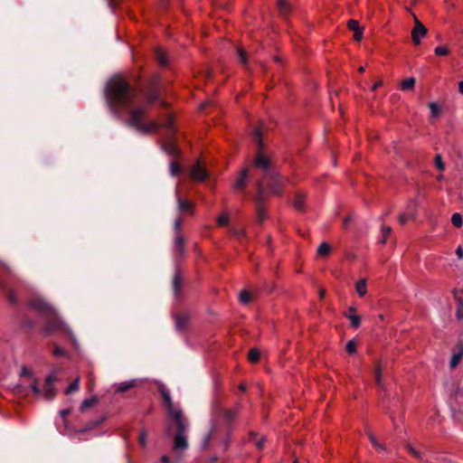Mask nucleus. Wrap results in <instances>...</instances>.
Wrapping results in <instances>:
<instances>
[{
	"mask_svg": "<svg viewBox=\"0 0 463 463\" xmlns=\"http://www.w3.org/2000/svg\"><path fill=\"white\" fill-rule=\"evenodd\" d=\"M106 98L112 110L125 109L128 111V125L135 128L140 133L147 135L157 131L160 128H164L166 130L167 139L161 143V148L165 153L173 157L169 163V172L170 174H182L180 163L177 161L180 150L174 140L175 128L173 116L166 114L162 123L156 120L145 122L146 109L144 108L134 109L137 98L136 91L128 81L118 76L112 78L108 82Z\"/></svg>",
	"mask_w": 463,
	"mask_h": 463,
	"instance_id": "nucleus-1",
	"label": "nucleus"
},
{
	"mask_svg": "<svg viewBox=\"0 0 463 463\" xmlns=\"http://www.w3.org/2000/svg\"><path fill=\"white\" fill-rule=\"evenodd\" d=\"M28 306L45 320L43 329L45 335H51L53 333L72 335L71 329L60 318L54 307L45 299L34 297L28 302Z\"/></svg>",
	"mask_w": 463,
	"mask_h": 463,
	"instance_id": "nucleus-2",
	"label": "nucleus"
},
{
	"mask_svg": "<svg viewBox=\"0 0 463 463\" xmlns=\"http://www.w3.org/2000/svg\"><path fill=\"white\" fill-rule=\"evenodd\" d=\"M255 201L257 219L261 223L265 219L262 201L268 194H280L282 192V182L280 175H263V177L255 183Z\"/></svg>",
	"mask_w": 463,
	"mask_h": 463,
	"instance_id": "nucleus-3",
	"label": "nucleus"
},
{
	"mask_svg": "<svg viewBox=\"0 0 463 463\" xmlns=\"http://www.w3.org/2000/svg\"><path fill=\"white\" fill-rule=\"evenodd\" d=\"M58 381V375L55 372L51 373L45 378L43 389H41L40 384L36 378H31L30 388L33 391V394L42 396L44 400L50 402L52 401L57 394V388L55 387V383Z\"/></svg>",
	"mask_w": 463,
	"mask_h": 463,
	"instance_id": "nucleus-4",
	"label": "nucleus"
},
{
	"mask_svg": "<svg viewBox=\"0 0 463 463\" xmlns=\"http://www.w3.org/2000/svg\"><path fill=\"white\" fill-rule=\"evenodd\" d=\"M252 138L257 146V155L254 159L255 167L264 171L271 170V162L264 152V144L260 128H256L254 129Z\"/></svg>",
	"mask_w": 463,
	"mask_h": 463,
	"instance_id": "nucleus-5",
	"label": "nucleus"
},
{
	"mask_svg": "<svg viewBox=\"0 0 463 463\" xmlns=\"http://www.w3.org/2000/svg\"><path fill=\"white\" fill-rule=\"evenodd\" d=\"M240 406V403H237L233 409H225L219 401H214L212 407L213 424L216 426L222 419L224 424L230 427L238 413Z\"/></svg>",
	"mask_w": 463,
	"mask_h": 463,
	"instance_id": "nucleus-6",
	"label": "nucleus"
},
{
	"mask_svg": "<svg viewBox=\"0 0 463 463\" xmlns=\"http://www.w3.org/2000/svg\"><path fill=\"white\" fill-rule=\"evenodd\" d=\"M9 275H11L10 267L6 263L0 262V289L5 293L9 303L15 305L17 303L16 297L5 282V278Z\"/></svg>",
	"mask_w": 463,
	"mask_h": 463,
	"instance_id": "nucleus-7",
	"label": "nucleus"
},
{
	"mask_svg": "<svg viewBox=\"0 0 463 463\" xmlns=\"http://www.w3.org/2000/svg\"><path fill=\"white\" fill-rule=\"evenodd\" d=\"M158 84L159 79L155 77L149 85L142 90L143 96L149 105L153 104L159 98Z\"/></svg>",
	"mask_w": 463,
	"mask_h": 463,
	"instance_id": "nucleus-8",
	"label": "nucleus"
},
{
	"mask_svg": "<svg viewBox=\"0 0 463 463\" xmlns=\"http://www.w3.org/2000/svg\"><path fill=\"white\" fill-rule=\"evenodd\" d=\"M172 418L175 427H176V432L183 435H185V431L187 430L189 427V423L186 418H184L183 411H178L175 412L174 414L170 415Z\"/></svg>",
	"mask_w": 463,
	"mask_h": 463,
	"instance_id": "nucleus-9",
	"label": "nucleus"
},
{
	"mask_svg": "<svg viewBox=\"0 0 463 463\" xmlns=\"http://www.w3.org/2000/svg\"><path fill=\"white\" fill-rule=\"evenodd\" d=\"M428 33L427 28L422 24L419 19L414 16V27L411 31V37L414 44L418 45L420 43V37H424Z\"/></svg>",
	"mask_w": 463,
	"mask_h": 463,
	"instance_id": "nucleus-10",
	"label": "nucleus"
},
{
	"mask_svg": "<svg viewBox=\"0 0 463 463\" xmlns=\"http://www.w3.org/2000/svg\"><path fill=\"white\" fill-rule=\"evenodd\" d=\"M159 392L163 398L165 406L166 408V411H167L169 416L178 411H181L180 409H175L174 407V403H173L170 392L167 389H165V387H161V388H159Z\"/></svg>",
	"mask_w": 463,
	"mask_h": 463,
	"instance_id": "nucleus-11",
	"label": "nucleus"
},
{
	"mask_svg": "<svg viewBox=\"0 0 463 463\" xmlns=\"http://www.w3.org/2000/svg\"><path fill=\"white\" fill-rule=\"evenodd\" d=\"M347 27L350 31L354 32V40L360 42L364 35V27H361L359 22L356 20H349L347 22Z\"/></svg>",
	"mask_w": 463,
	"mask_h": 463,
	"instance_id": "nucleus-12",
	"label": "nucleus"
},
{
	"mask_svg": "<svg viewBox=\"0 0 463 463\" xmlns=\"http://www.w3.org/2000/svg\"><path fill=\"white\" fill-rule=\"evenodd\" d=\"M175 329L179 332H182L187 327L190 317L186 313H178L175 316Z\"/></svg>",
	"mask_w": 463,
	"mask_h": 463,
	"instance_id": "nucleus-13",
	"label": "nucleus"
},
{
	"mask_svg": "<svg viewBox=\"0 0 463 463\" xmlns=\"http://www.w3.org/2000/svg\"><path fill=\"white\" fill-rule=\"evenodd\" d=\"M176 200H177V208L178 211L182 213H193V207L194 204L185 200L182 199L179 195L178 188L176 189Z\"/></svg>",
	"mask_w": 463,
	"mask_h": 463,
	"instance_id": "nucleus-14",
	"label": "nucleus"
},
{
	"mask_svg": "<svg viewBox=\"0 0 463 463\" xmlns=\"http://www.w3.org/2000/svg\"><path fill=\"white\" fill-rule=\"evenodd\" d=\"M188 448V441L185 435L175 433L174 437L173 449L175 451H183Z\"/></svg>",
	"mask_w": 463,
	"mask_h": 463,
	"instance_id": "nucleus-15",
	"label": "nucleus"
},
{
	"mask_svg": "<svg viewBox=\"0 0 463 463\" xmlns=\"http://www.w3.org/2000/svg\"><path fill=\"white\" fill-rule=\"evenodd\" d=\"M453 296L457 300V317L458 319H463V288L462 289H454Z\"/></svg>",
	"mask_w": 463,
	"mask_h": 463,
	"instance_id": "nucleus-16",
	"label": "nucleus"
},
{
	"mask_svg": "<svg viewBox=\"0 0 463 463\" xmlns=\"http://www.w3.org/2000/svg\"><path fill=\"white\" fill-rule=\"evenodd\" d=\"M355 311L356 309L354 307H349L345 316L350 320L351 326L357 328L361 324V317L356 315Z\"/></svg>",
	"mask_w": 463,
	"mask_h": 463,
	"instance_id": "nucleus-17",
	"label": "nucleus"
},
{
	"mask_svg": "<svg viewBox=\"0 0 463 463\" xmlns=\"http://www.w3.org/2000/svg\"><path fill=\"white\" fill-rule=\"evenodd\" d=\"M182 286L183 280L180 272L179 270H175L172 281V288L175 298H179L181 294Z\"/></svg>",
	"mask_w": 463,
	"mask_h": 463,
	"instance_id": "nucleus-18",
	"label": "nucleus"
},
{
	"mask_svg": "<svg viewBox=\"0 0 463 463\" xmlns=\"http://www.w3.org/2000/svg\"><path fill=\"white\" fill-rule=\"evenodd\" d=\"M138 383H139V381L137 379H132V380H129L127 382L120 383L118 385L115 392L118 393L125 392L132 388L137 387L138 385Z\"/></svg>",
	"mask_w": 463,
	"mask_h": 463,
	"instance_id": "nucleus-19",
	"label": "nucleus"
},
{
	"mask_svg": "<svg viewBox=\"0 0 463 463\" xmlns=\"http://www.w3.org/2000/svg\"><path fill=\"white\" fill-rule=\"evenodd\" d=\"M184 239L183 236L176 234L175 238V254L182 257L184 254Z\"/></svg>",
	"mask_w": 463,
	"mask_h": 463,
	"instance_id": "nucleus-20",
	"label": "nucleus"
},
{
	"mask_svg": "<svg viewBox=\"0 0 463 463\" xmlns=\"http://www.w3.org/2000/svg\"><path fill=\"white\" fill-rule=\"evenodd\" d=\"M250 175H240L237 181L233 184V189L237 192H241L250 183Z\"/></svg>",
	"mask_w": 463,
	"mask_h": 463,
	"instance_id": "nucleus-21",
	"label": "nucleus"
},
{
	"mask_svg": "<svg viewBox=\"0 0 463 463\" xmlns=\"http://www.w3.org/2000/svg\"><path fill=\"white\" fill-rule=\"evenodd\" d=\"M277 6L281 16L287 17L291 10L288 0H278Z\"/></svg>",
	"mask_w": 463,
	"mask_h": 463,
	"instance_id": "nucleus-22",
	"label": "nucleus"
},
{
	"mask_svg": "<svg viewBox=\"0 0 463 463\" xmlns=\"http://www.w3.org/2000/svg\"><path fill=\"white\" fill-rule=\"evenodd\" d=\"M374 379H375L376 385L378 387H380V388H383V368H382V365L380 364H377L376 366H375Z\"/></svg>",
	"mask_w": 463,
	"mask_h": 463,
	"instance_id": "nucleus-23",
	"label": "nucleus"
},
{
	"mask_svg": "<svg viewBox=\"0 0 463 463\" xmlns=\"http://www.w3.org/2000/svg\"><path fill=\"white\" fill-rule=\"evenodd\" d=\"M415 82H416V80L413 77L407 78L402 81L401 90H411L414 89Z\"/></svg>",
	"mask_w": 463,
	"mask_h": 463,
	"instance_id": "nucleus-24",
	"label": "nucleus"
},
{
	"mask_svg": "<svg viewBox=\"0 0 463 463\" xmlns=\"http://www.w3.org/2000/svg\"><path fill=\"white\" fill-rule=\"evenodd\" d=\"M98 400L96 397H91V398H89V399H85L81 404H80V411L81 412L85 411L86 410H88L89 408L92 407L93 405H95L97 403Z\"/></svg>",
	"mask_w": 463,
	"mask_h": 463,
	"instance_id": "nucleus-25",
	"label": "nucleus"
},
{
	"mask_svg": "<svg viewBox=\"0 0 463 463\" xmlns=\"http://www.w3.org/2000/svg\"><path fill=\"white\" fill-rule=\"evenodd\" d=\"M406 213H408V216L411 218V220L415 219L417 213V204L415 201H411L408 203L406 207Z\"/></svg>",
	"mask_w": 463,
	"mask_h": 463,
	"instance_id": "nucleus-26",
	"label": "nucleus"
},
{
	"mask_svg": "<svg viewBox=\"0 0 463 463\" xmlns=\"http://www.w3.org/2000/svg\"><path fill=\"white\" fill-rule=\"evenodd\" d=\"M260 353L257 348H251L248 354V359L250 363L256 364L260 361Z\"/></svg>",
	"mask_w": 463,
	"mask_h": 463,
	"instance_id": "nucleus-27",
	"label": "nucleus"
},
{
	"mask_svg": "<svg viewBox=\"0 0 463 463\" xmlns=\"http://www.w3.org/2000/svg\"><path fill=\"white\" fill-rule=\"evenodd\" d=\"M155 56H156V59L157 62L161 66H166L167 65V59H166V56H165V52H163V50L157 49L155 52Z\"/></svg>",
	"mask_w": 463,
	"mask_h": 463,
	"instance_id": "nucleus-28",
	"label": "nucleus"
},
{
	"mask_svg": "<svg viewBox=\"0 0 463 463\" xmlns=\"http://www.w3.org/2000/svg\"><path fill=\"white\" fill-rule=\"evenodd\" d=\"M155 56H156V59L157 62L161 66H166L167 65V59H166V56H165V52H163V50L157 49L155 52Z\"/></svg>",
	"mask_w": 463,
	"mask_h": 463,
	"instance_id": "nucleus-29",
	"label": "nucleus"
},
{
	"mask_svg": "<svg viewBox=\"0 0 463 463\" xmlns=\"http://www.w3.org/2000/svg\"><path fill=\"white\" fill-rule=\"evenodd\" d=\"M293 206L297 211L302 212L304 210V195L298 194L293 203Z\"/></svg>",
	"mask_w": 463,
	"mask_h": 463,
	"instance_id": "nucleus-30",
	"label": "nucleus"
},
{
	"mask_svg": "<svg viewBox=\"0 0 463 463\" xmlns=\"http://www.w3.org/2000/svg\"><path fill=\"white\" fill-rule=\"evenodd\" d=\"M355 289L360 297L364 296L366 294V280L365 279L358 280L355 285Z\"/></svg>",
	"mask_w": 463,
	"mask_h": 463,
	"instance_id": "nucleus-31",
	"label": "nucleus"
},
{
	"mask_svg": "<svg viewBox=\"0 0 463 463\" xmlns=\"http://www.w3.org/2000/svg\"><path fill=\"white\" fill-rule=\"evenodd\" d=\"M331 251V247L328 243L323 242L317 248V254L320 256H327Z\"/></svg>",
	"mask_w": 463,
	"mask_h": 463,
	"instance_id": "nucleus-32",
	"label": "nucleus"
},
{
	"mask_svg": "<svg viewBox=\"0 0 463 463\" xmlns=\"http://www.w3.org/2000/svg\"><path fill=\"white\" fill-rule=\"evenodd\" d=\"M462 356H463V347H461V350L458 354H454L452 355V357L450 359V363H449L450 367L455 368L458 364Z\"/></svg>",
	"mask_w": 463,
	"mask_h": 463,
	"instance_id": "nucleus-33",
	"label": "nucleus"
},
{
	"mask_svg": "<svg viewBox=\"0 0 463 463\" xmlns=\"http://www.w3.org/2000/svg\"><path fill=\"white\" fill-rule=\"evenodd\" d=\"M434 165L436 169L439 172L445 170V163L443 162L442 156L439 154H437L434 158Z\"/></svg>",
	"mask_w": 463,
	"mask_h": 463,
	"instance_id": "nucleus-34",
	"label": "nucleus"
},
{
	"mask_svg": "<svg viewBox=\"0 0 463 463\" xmlns=\"http://www.w3.org/2000/svg\"><path fill=\"white\" fill-rule=\"evenodd\" d=\"M367 434H368L371 443L376 449L383 450V451H384L386 449L383 444L378 442L377 439L375 438V436L373 433L367 432Z\"/></svg>",
	"mask_w": 463,
	"mask_h": 463,
	"instance_id": "nucleus-35",
	"label": "nucleus"
},
{
	"mask_svg": "<svg viewBox=\"0 0 463 463\" xmlns=\"http://www.w3.org/2000/svg\"><path fill=\"white\" fill-rule=\"evenodd\" d=\"M451 222L456 228H460L463 224V219L459 213H455L451 217Z\"/></svg>",
	"mask_w": 463,
	"mask_h": 463,
	"instance_id": "nucleus-36",
	"label": "nucleus"
},
{
	"mask_svg": "<svg viewBox=\"0 0 463 463\" xmlns=\"http://www.w3.org/2000/svg\"><path fill=\"white\" fill-rule=\"evenodd\" d=\"M230 233L236 237L240 241V242H241L242 238L245 236V230L231 228Z\"/></svg>",
	"mask_w": 463,
	"mask_h": 463,
	"instance_id": "nucleus-37",
	"label": "nucleus"
},
{
	"mask_svg": "<svg viewBox=\"0 0 463 463\" xmlns=\"http://www.w3.org/2000/svg\"><path fill=\"white\" fill-rule=\"evenodd\" d=\"M80 380L75 379L65 390V394H70L79 390Z\"/></svg>",
	"mask_w": 463,
	"mask_h": 463,
	"instance_id": "nucleus-38",
	"label": "nucleus"
},
{
	"mask_svg": "<svg viewBox=\"0 0 463 463\" xmlns=\"http://www.w3.org/2000/svg\"><path fill=\"white\" fill-rule=\"evenodd\" d=\"M251 299V294L248 290H242L240 293V301L242 304H248Z\"/></svg>",
	"mask_w": 463,
	"mask_h": 463,
	"instance_id": "nucleus-39",
	"label": "nucleus"
},
{
	"mask_svg": "<svg viewBox=\"0 0 463 463\" xmlns=\"http://www.w3.org/2000/svg\"><path fill=\"white\" fill-rule=\"evenodd\" d=\"M429 108L430 109V114L432 118H436L440 114V109L439 108L437 103L430 102L429 104Z\"/></svg>",
	"mask_w": 463,
	"mask_h": 463,
	"instance_id": "nucleus-40",
	"label": "nucleus"
},
{
	"mask_svg": "<svg viewBox=\"0 0 463 463\" xmlns=\"http://www.w3.org/2000/svg\"><path fill=\"white\" fill-rule=\"evenodd\" d=\"M345 349L349 354H355L356 353V344H355L354 340L348 341L346 344Z\"/></svg>",
	"mask_w": 463,
	"mask_h": 463,
	"instance_id": "nucleus-41",
	"label": "nucleus"
},
{
	"mask_svg": "<svg viewBox=\"0 0 463 463\" xmlns=\"http://www.w3.org/2000/svg\"><path fill=\"white\" fill-rule=\"evenodd\" d=\"M22 326L26 330H32L34 326V322L32 319L25 317L22 322Z\"/></svg>",
	"mask_w": 463,
	"mask_h": 463,
	"instance_id": "nucleus-42",
	"label": "nucleus"
},
{
	"mask_svg": "<svg viewBox=\"0 0 463 463\" xmlns=\"http://www.w3.org/2000/svg\"><path fill=\"white\" fill-rule=\"evenodd\" d=\"M434 52L437 56H445L449 54V49L446 46H437Z\"/></svg>",
	"mask_w": 463,
	"mask_h": 463,
	"instance_id": "nucleus-43",
	"label": "nucleus"
},
{
	"mask_svg": "<svg viewBox=\"0 0 463 463\" xmlns=\"http://www.w3.org/2000/svg\"><path fill=\"white\" fill-rule=\"evenodd\" d=\"M217 223L219 226H228L229 225V217L226 214H222L217 219Z\"/></svg>",
	"mask_w": 463,
	"mask_h": 463,
	"instance_id": "nucleus-44",
	"label": "nucleus"
},
{
	"mask_svg": "<svg viewBox=\"0 0 463 463\" xmlns=\"http://www.w3.org/2000/svg\"><path fill=\"white\" fill-rule=\"evenodd\" d=\"M382 232H383V240L381 241L382 243H385L387 240V236L392 232V228L390 226L383 225L382 227Z\"/></svg>",
	"mask_w": 463,
	"mask_h": 463,
	"instance_id": "nucleus-45",
	"label": "nucleus"
},
{
	"mask_svg": "<svg viewBox=\"0 0 463 463\" xmlns=\"http://www.w3.org/2000/svg\"><path fill=\"white\" fill-rule=\"evenodd\" d=\"M238 56L243 65L247 64V52L243 49H238Z\"/></svg>",
	"mask_w": 463,
	"mask_h": 463,
	"instance_id": "nucleus-46",
	"label": "nucleus"
},
{
	"mask_svg": "<svg viewBox=\"0 0 463 463\" xmlns=\"http://www.w3.org/2000/svg\"><path fill=\"white\" fill-rule=\"evenodd\" d=\"M190 174L195 175V174H209L207 170L203 169L199 162H197L194 168L191 171Z\"/></svg>",
	"mask_w": 463,
	"mask_h": 463,
	"instance_id": "nucleus-47",
	"label": "nucleus"
},
{
	"mask_svg": "<svg viewBox=\"0 0 463 463\" xmlns=\"http://www.w3.org/2000/svg\"><path fill=\"white\" fill-rule=\"evenodd\" d=\"M406 449L412 457L418 459L420 458V453L418 450H416L411 445L407 444Z\"/></svg>",
	"mask_w": 463,
	"mask_h": 463,
	"instance_id": "nucleus-48",
	"label": "nucleus"
},
{
	"mask_svg": "<svg viewBox=\"0 0 463 463\" xmlns=\"http://www.w3.org/2000/svg\"><path fill=\"white\" fill-rule=\"evenodd\" d=\"M65 354H66V352L62 347H61L59 345L54 346L53 354L55 356H63V355H65Z\"/></svg>",
	"mask_w": 463,
	"mask_h": 463,
	"instance_id": "nucleus-49",
	"label": "nucleus"
},
{
	"mask_svg": "<svg viewBox=\"0 0 463 463\" xmlns=\"http://www.w3.org/2000/svg\"><path fill=\"white\" fill-rule=\"evenodd\" d=\"M410 219L411 218L408 216V213L405 212V213L400 214L399 222H400V224L404 225L407 222V221Z\"/></svg>",
	"mask_w": 463,
	"mask_h": 463,
	"instance_id": "nucleus-50",
	"label": "nucleus"
},
{
	"mask_svg": "<svg viewBox=\"0 0 463 463\" xmlns=\"http://www.w3.org/2000/svg\"><path fill=\"white\" fill-rule=\"evenodd\" d=\"M146 431H145V430H142V431H141V433H140V435H139V439H138V441H139V444H140L141 446H143V447H145V446H146Z\"/></svg>",
	"mask_w": 463,
	"mask_h": 463,
	"instance_id": "nucleus-51",
	"label": "nucleus"
},
{
	"mask_svg": "<svg viewBox=\"0 0 463 463\" xmlns=\"http://www.w3.org/2000/svg\"><path fill=\"white\" fill-rule=\"evenodd\" d=\"M181 226H182V219L179 217V218L175 219L174 222V229H175V232H179V231L181 230Z\"/></svg>",
	"mask_w": 463,
	"mask_h": 463,
	"instance_id": "nucleus-52",
	"label": "nucleus"
},
{
	"mask_svg": "<svg viewBox=\"0 0 463 463\" xmlns=\"http://www.w3.org/2000/svg\"><path fill=\"white\" fill-rule=\"evenodd\" d=\"M215 428H216V426H214V425L213 424V428H212L211 432H210V433L205 437V439H204V441H203V447H204V448H206V447H207V445H208V443L210 442L212 433L214 431Z\"/></svg>",
	"mask_w": 463,
	"mask_h": 463,
	"instance_id": "nucleus-53",
	"label": "nucleus"
},
{
	"mask_svg": "<svg viewBox=\"0 0 463 463\" xmlns=\"http://www.w3.org/2000/svg\"><path fill=\"white\" fill-rule=\"evenodd\" d=\"M266 441V439L265 437H261L259 440H257V442L255 443V446L257 449H263V446H264V443Z\"/></svg>",
	"mask_w": 463,
	"mask_h": 463,
	"instance_id": "nucleus-54",
	"label": "nucleus"
},
{
	"mask_svg": "<svg viewBox=\"0 0 463 463\" xmlns=\"http://www.w3.org/2000/svg\"><path fill=\"white\" fill-rule=\"evenodd\" d=\"M22 376H28L29 377V384L31 383V378L33 377L30 373V372L28 371V369L26 367H23L22 368V373H21Z\"/></svg>",
	"mask_w": 463,
	"mask_h": 463,
	"instance_id": "nucleus-55",
	"label": "nucleus"
},
{
	"mask_svg": "<svg viewBox=\"0 0 463 463\" xmlns=\"http://www.w3.org/2000/svg\"><path fill=\"white\" fill-rule=\"evenodd\" d=\"M71 413L70 409H64L60 411V415L62 419H65Z\"/></svg>",
	"mask_w": 463,
	"mask_h": 463,
	"instance_id": "nucleus-56",
	"label": "nucleus"
},
{
	"mask_svg": "<svg viewBox=\"0 0 463 463\" xmlns=\"http://www.w3.org/2000/svg\"><path fill=\"white\" fill-rule=\"evenodd\" d=\"M456 255L458 256V259H462L463 258V249H462L461 246H458L456 249Z\"/></svg>",
	"mask_w": 463,
	"mask_h": 463,
	"instance_id": "nucleus-57",
	"label": "nucleus"
},
{
	"mask_svg": "<svg viewBox=\"0 0 463 463\" xmlns=\"http://www.w3.org/2000/svg\"><path fill=\"white\" fill-rule=\"evenodd\" d=\"M104 420H105L104 418H101L99 420L91 421L90 423V427H97V426L100 425L104 421Z\"/></svg>",
	"mask_w": 463,
	"mask_h": 463,
	"instance_id": "nucleus-58",
	"label": "nucleus"
},
{
	"mask_svg": "<svg viewBox=\"0 0 463 463\" xmlns=\"http://www.w3.org/2000/svg\"><path fill=\"white\" fill-rule=\"evenodd\" d=\"M191 176H192V177H194V179L195 181L203 182V181H204V180L206 179V177H207L208 175H191Z\"/></svg>",
	"mask_w": 463,
	"mask_h": 463,
	"instance_id": "nucleus-59",
	"label": "nucleus"
},
{
	"mask_svg": "<svg viewBox=\"0 0 463 463\" xmlns=\"http://www.w3.org/2000/svg\"><path fill=\"white\" fill-rule=\"evenodd\" d=\"M351 222V217L348 216L346 218L344 219V222H343V227L344 229H347V226H348V223Z\"/></svg>",
	"mask_w": 463,
	"mask_h": 463,
	"instance_id": "nucleus-60",
	"label": "nucleus"
},
{
	"mask_svg": "<svg viewBox=\"0 0 463 463\" xmlns=\"http://www.w3.org/2000/svg\"><path fill=\"white\" fill-rule=\"evenodd\" d=\"M382 85H383V81L382 80H379V81L375 82L373 84V86L372 87V90L374 91L376 89H378Z\"/></svg>",
	"mask_w": 463,
	"mask_h": 463,
	"instance_id": "nucleus-61",
	"label": "nucleus"
},
{
	"mask_svg": "<svg viewBox=\"0 0 463 463\" xmlns=\"http://www.w3.org/2000/svg\"><path fill=\"white\" fill-rule=\"evenodd\" d=\"M161 462L162 463H171V460L169 459V458L167 456L165 455L161 458Z\"/></svg>",
	"mask_w": 463,
	"mask_h": 463,
	"instance_id": "nucleus-62",
	"label": "nucleus"
},
{
	"mask_svg": "<svg viewBox=\"0 0 463 463\" xmlns=\"http://www.w3.org/2000/svg\"><path fill=\"white\" fill-rule=\"evenodd\" d=\"M249 436H250V439L253 440L255 439V437L257 436V433L254 431H250Z\"/></svg>",
	"mask_w": 463,
	"mask_h": 463,
	"instance_id": "nucleus-63",
	"label": "nucleus"
},
{
	"mask_svg": "<svg viewBox=\"0 0 463 463\" xmlns=\"http://www.w3.org/2000/svg\"><path fill=\"white\" fill-rule=\"evenodd\" d=\"M458 91L463 94V81L458 83Z\"/></svg>",
	"mask_w": 463,
	"mask_h": 463,
	"instance_id": "nucleus-64",
	"label": "nucleus"
}]
</instances>
